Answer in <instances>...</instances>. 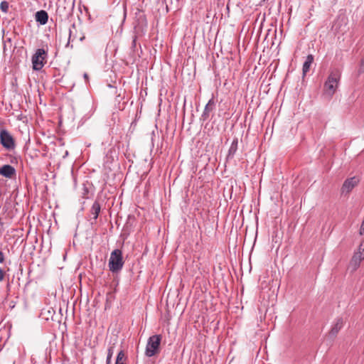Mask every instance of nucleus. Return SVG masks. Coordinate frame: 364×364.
<instances>
[{"mask_svg": "<svg viewBox=\"0 0 364 364\" xmlns=\"http://www.w3.org/2000/svg\"><path fill=\"white\" fill-rule=\"evenodd\" d=\"M341 72L338 69L332 70L323 85L324 94L331 97L336 92L341 80Z\"/></svg>", "mask_w": 364, "mask_h": 364, "instance_id": "1", "label": "nucleus"}, {"mask_svg": "<svg viewBox=\"0 0 364 364\" xmlns=\"http://www.w3.org/2000/svg\"><path fill=\"white\" fill-rule=\"evenodd\" d=\"M122 252L119 249L114 250L109 259V268L112 272H119L124 266Z\"/></svg>", "mask_w": 364, "mask_h": 364, "instance_id": "2", "label": "nucleus"}, {"mask_svg": "<svg viewBox=\"0 0 364 364\" xmlns=\"http://www.w3.org/2000/svg\"><path fill=\"white\" fill-rule=\"evenodd\" d=\"M161 338V335H154L149 338L145 349L147 357H152L159 351Z\"/></svg>", "mask_w": 364, "mask_h": 364, "instance_id": "3", "label": "nucleus"}, {"mask_svg": "<svg viewBox=\"0 0 364 364\" xmlns=\"http://www.w3.org/2000/svg\"><path fill=\"white\" fill-rule=\"evenodd\" d=\"M48 56L47 51L43 48L36 50L35 54L32 56L33 69L36 71L41 70L46 63Z\"/></svg>", "mask_w": 364, "mask_h": 364, "instance_id": "4", "label": "nucleus"}, {"mask_svg": "<svg viewBox=\"0 0 364 364\" xmlns=\"http://www.w3.org/2000/svg\"><path fill=\"white\" fill-rule=\"evenodd\" d=\"M0 142L2 146L8 150H11L15 147L13 136L6 129H1L0 131Z\"/></svg>", "mask_w": 364, "mask_h": 364, "instance_id": "5", "label": "nucleus"}, {"mask_svg": "<svg viewBox=\"0 0 364 364\" xmlns=\"http://www.w3.org/2000/svg\"><path fill=\"white\" fill-rule=\"evenodd\" d=\"M363 259H364V245L361 243L358 251L354 253L350 260V266L353 267V269L355 270Z\"/></svg>", "mask_w": 364, "mask_h": 364, "instance_id": "6", "label": "nucleus"}, {"mask_svg": "<svg viewBox=\"0 0 364 364\" xmlns=\"http://www.w3.org/2000/svg\"><path fill=\"white\" fill-rule=\"evenodd\" d=\"M358 182H359V179L355 176H353L352 178L346 179L344 181V183L341 187V193H350L353 190V188L355 186H357Z\"/></svg>", "mask_w": 364, "mask_h": 364, "instance_id": "7", "label": "nucleus"}, {"mask_svg": "<svg viewBox=\"0 0 364 364\" xmlns=\"http://www.w3.org/2000/svg\"><path fill=\"white\" fill-rule=\"evenodd\" d=\"M0 174L6 178H11L13 176L16 174V170L11 165H4L0 168Z\"/></svg>", "mask_w": 364, "mask_h": 364, "instance_id": "8", "label": "nucleus"}, {"mask_svg": "<svg viewBox=\"0 0 364 364\" xmlns=\"http://www.w3.org/2000/svg\"><path fill=\"white\" fill-rule=\"evenodd\" d=\"M48 20V14L44 10L38 11L36 13V21L41 25H45Z\"/></svg>", "mask_w": 364, "mask_h": 364, "instance_id": "9", "label": "nucleus"}, {"mask_svg": "<svg viewBox=\"0 0 364 364\" xmlns=\"http://www.w3.org/2000/svg\"><path fill=\"white\" fill-rule=\"evenodd\" d=\"M100 210H101V205H100L99 201L95 200L93 203V204L90 208V214H91V215H92V220H93L95 222H96V220L99 216Z\"/></svg>", "mask_w": 364, "mask_h": 364, "instance_id": "10", "label": "nucleus"}, {"mask_svg": "<svg viewBox=\"0 0 364 364\" xmlns=\"http://www.w3.org/2000/svg\"><path fill=\"white\" fill-rule=\"evenodd\" d=\"M343 326V318H338L336 320L335 323L333 324V326L331 328V330L330 331L331 335L333 336H336L339 332V331L342 328Z\"/></svg>", "mask_w": 364, "mask_h": 364, "instance_id": "11", "label": "nucleus"}, {"mask_svg": "<svg viewBox=\"0 0 364 364\" xmlns=\"http://www.w3.org/2000/svg\"><path fill=\"white\" fill-rule=\"evenodd\" d=\"M237 145H238V139L237 138H235L228 150V154L227 156L228 159H233L237 150Z\"/></svg>", "mask_w": 364, "mask_h": 364, "instance_id": "12", "label": "nucleus"}, {"mask_svg": "<svg viewBox=\"0 0 364 364\" xmlns=\"http://www.w3.org/2000/svg\"><path fill=\"white\" fill-rule=\"evenodd\" d=\"M314 61V56L312 55H308L302 68V73L303 76H305L306 73L309 71L310 67Z\"/></svg>", "mask_w": 364, "mask_h": 364, "instance_id": "13", "label": "nucleus"}, {"mask_svg": "<svg viewBox=\"0 0 364 364\" xmlns=\"http://www.w3.org/2000/svg\"><path fill=\"white\" fill-rule=\"evenodd\" d=\"M213 106H214V100H213V99H210L208 101V102L207 103V105H205L204 111L202 114L201 117L203 120H205L208 118L209 113L213 109Z\"/></svg>", "mask_w": 364, "mask_h": 364, "instance_id": "14", "label": "nucleus"}, {"mask_svg": "<svg viewBox=\"0 0 364 364\" xmlns=\"http://www.w3.org/2000/svg\"><path fill=\"white\" fill-rule=\"evenodd\" d=\"M125 359V354L124 351L121 350L117 354L115 364H124V362H122V360Z\"/></svg>", "mask_w": 364, "mask_h": 364, "instance_id": "15", "label": "nucleus"}, {"mask_svg": "<svg viewBox=\"0 0 364 364\" xmlns=\"http://www.w3.org/2000/svg\"><path fill=\"white\" fill-rule=\"evenodd\" d=\"M114 353V346H110L107 350V355L106 359V363H108V364H111V360L112 357Z\"/></svg>", "mask_w": 364, "mask_h": 364, "instance_id": "16", "label": "nucleus"}, {"mask_svg": "<svg viewBox=\"0 0 364 364\" xmlns=\"http://www.w3.org/2000/svg\"><path fill=\"white\" fill-rule=\"evenodd\" d=\"M0 9L3 12L6 13L9 10V3L6 1H1L0 4Z\"/></svg>", "mask_w": 364, "mask_h": 364, "instance_id": "17", "label": "nucleus"}, {"mask_svg": "<svg viewBox=\"0 0 364 364\" xmlns=\"http://www.w3.org/2000/svg\"><path fill=\"white\" fill-rule=\"evenodd\" d=\"M358 75H360L363 73H364V58H363L360 60V65H359V67L358 69Z\"/></svg>", "mask_w": 364, "mask_h": 364, "instance_id": "18", "label": "nucleus"}, {"mask_svg": "<svg viewBox=\"0 0 364 364\" xmlns=\"http://www.w3.org/2000/svg\"><path fill=\"white\" fill-rule=\"evenodd\" d=\"M4 276H5V272L4 271L3 269H1L0 267V282L4 280Z\"/></svg>", "mask_w": 364, "mask_h": 364, "instance_id": "19", "label": "nucleus"}, {"mask_svg": "<svg viewBox=\"0 0 364 364\" xmlns=\"http://www.w3.org/2000/svg\"><path fill=\"white\" fill-rule=\"evenodd\" d=\"M4 253L0 250V263H3L4 262Z\"/></svg>", "mask_w": 364, "mask_h": 364, "instance_id": "20", "label": "nucleus"}, {"mask_svg": "<svg viewBox=\"0 0 364 364\" xmlns=\"http://www.w3.org/2000/svg\"><path fill=\"white\" fill-rule=\"evenodd\" d=\"M136 37L134 36L133 38V41H132V47L133 48H135V46H136Z\"/></svg>", "mask_w": 364, "mask_h": 364, "instance_id": "21", "label": "nucleus"}, {"mask_svg": "<svg viewBox=\"0 0 364 364\" xmlns=\"http://www.w3.org/2000/svg\"><path fill=\"white\" fill-rule=\"evenodd\" d=\"M83 77H84V79H85L86 81H87V80H88V78H89V77H88V75H87V73H84V75H83Z\"/></svg>", "mask_w": 364, "mask_h": 364, "instance_id": "22", "label": "nucleus"}, {"mask_svg": "<svg viewBox=\"0 0 364 364\" xmlns=\"http://www.w3.org/2000/svg\"><path fill=\"white\" fill-rule=\"evenodd\" d=\"M70 36L69 37V40H68V42L66 45V47H68L70 46Z\"/></svg>", "mask_w": 364, "mask_h": 364, "instance_id": "23", "label": "nucleus"}, {"mask_svg": "<svg viewBox=\"0 0 364 364\" xmlns=\"http://www.w3.org/2000/svg\"><path fill=\"white\" fill-rule=\"evenodd\" d=\"M106 364H108V363H106Z\"/></svg>", "mask_w": 364, "mask_h": 364, "instance_id": "24", "label": "nucleus"}]
</instances>
